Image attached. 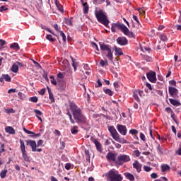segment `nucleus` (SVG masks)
<instances>
[{"mask_svg":"<svg viewBox=\"0 0 181 181\" xmlns=\"http://www.w3.org/2000/svg\"><path fill=\"white\" fill-rule=\"evenodd\" d=\"M126 27L127 26L125 25L121 24L119 22L113 23L112 24L111 30L113 33H115L117 32V29H118L119 30H121V32L123 33Z\"/></svg>","mask_w":181,"mask_h":181,"instance_id":"nucleus-9","label":"nucleus"},{"mask_svg":"<svg viewBox=\"0 0 181 181\" xmlns=\"http://www.w3.org/2000/svg\"><path fill=\"white\" fill-rule=\"evenodd\" d=\"M83 13H88V4L87 3L83 4Z\"/></svg>","mask_w":181,"mask_h":181,"instance_id":"nucleus-32","label":"nucleus"},{"mask_svg":"<svg viewBox=\"0 0 181 181\" xmlns=\"http://www.w3.org/2000/svg\"><path fill=\"white\" fill-rule=\"evenodd\" d=\"M138 11L139 12V13L141 15H142L144 16V15H145V9L144 8H139Z\"/></svg>","mask_w":181,"mask_h":181,"instance_id":"nucleus-52","label":"nucleus"},{"mask_svg":"<svg viewBox=\"0 0 181 181\" xmlns=\"http://www.w3.org/2000/svg\"><path fill=\"white\" fill-rule=\"evenodd\" d=\"M108 131L110 133V135L112 138L117 142H119L121 144V138L119 137V134H118V132H117V129H115V127L114 126H110L108 127Z\"/></svg>","mask_w":181,"mask_h":181,"instance_id":"nucleus-6","label":"nucleus"},{"mask_svg":"<svg viewBox=\"0 0 181 181\" xmlns=\"http://www.w3.org/2000/svg\"><path fill=\"white\" fill-rule=\"evenodd\" d=\"M65 169L66 170H70L71 169V164L70 163H67L65 164Z\"/></svg>","mask_w":181,"mask_h":181,"instance_id":"nucleus-47","label":"nucleus"},{"mask_svg":"<svg viewBox=\"0 0 181 181\" xmlns=\"http://www.w3.org/2000/svg\"><path fill=\"white\" fill-rule=\"evenodd\" d=\"M100 64L101 67H104L105 66V64H108V61H107V60L104 61V60L101 59Z\"/></svg>","mask_w":181,"mask_h":181,"instance_id":"nucleus-41","label":"nucleus"},{"mask_svg":"<svg viewBox=\"0 0 181 181\" xmlns=\"http://www.w3.org/2000/svg\"><path fill=\"white\" fill-rule=\"evenodd\" d=\"M29 101H31V103H36L37 101V97L33 96L30 98Z\"/></svg>","mask_w":181,"mask_h":181,"instance_id":"nucleus-44","label":"nucleus"},{"mask_svg":"<svg viewBox=\"0 0 181 181\" xmlns=\"http://www.w3.org/2000/svg\"><path fill=\"white\" fill-rule=\"evenodd\" d=\"M47 90L49 93V98L51 100V101H54V97L53 96V93H52V90H50V88L47 86Z\"/></svg>","mask_w":181,"mask_h":181,"instance_id":"nucleus-28","label":"nucleus"},{"mask_svg":"<svg viewBox=\"0 0 181 181\" xmlns=\"http://www.w3.org/2000/svg\"><path fill=\"white\" fill-rule=\"evenodd\" d=\"M112 144L115 146V147L117 149H120L121 148V144H118V143H115V141H112Z\"/></svg>","mask_w":181,"mask_h":181,"instance_id":"nucleus-54","label":"nucleus"},{"mask_svg":"<svg viewBox=\"0 0 181 181\" xmlns=\"http://www.w3.org/2000/svg\"><path fill=\"white\" fill-rule=\"evenodd\" d=\"M129 134H131V135H136L138 134V130L135 129H132L129 130Z\"/></svg>","mask_w":181,"mask_h":181,"instance_id":"nucleus-40","label":"nucleus"},{"mask_svg":"<svg viewBox=\"0 0 181 181\" xmlns=\"http://www.w3.org/2000/svg\"><path fill=\"white\" fill-rule=\"evenodd\" d=\"M4 11H8V8H6L5 6H1L0 7V12H4Z\"/></svg>","mask_w":181,"mask_h":181,"instance_id":"nucleus-58","label":"nucleus"},{"mask_svg":"<svg viewBox=\"0 0 181 181\" xmlns=\"http://www.w3.org/2000/svg\"><path fill=\"white\" fill-rule=\"evenodd\" d=\"M78 127L77 126H74L71 129V132L72 134V135H77V134H78Z\"/></svg>","mask_w":181,"mask_h":181,"instance_id":"nucleus-24","label":"nucleus"},{"mask_svg":"<svg viewBox=\"0 0 181 181\" xmlns=\"http://www.w3.org/2000/svg\"><path fill=\"white\" fill-rule=\"evenodd\" d=\"M99 45L102 52H107L106 57L108 59V60L112 62V60H114V55L112 54V51L111 50V46L102 42H99Z\"/></svg>","mask_w":181,"mask_h":181,"instance_id":"nucleus-3","label":"nucleus"},{"mask_svg":"<svg viewBox=\"0 0 181 181\" xmlns=\"http://www.w3.org/2000/svg\"><path fill=\"white\" fill-rule=\"evenodd\" d=\"M103 91H104V93H105L107 95H110V97H112V95H114V93L110 89L104 88Z\"/></svg>","mask_w":181,"mask_h":181,"instance_id":"nucleus-30","label":"nucleus"},{"mask_svg":"<svg viewBox=\"0 0 181 181\" xmlns=\"http://www.w3.org/2000/svg\"><path fill=\"white\" fill-rule=\"evenodd\" d=\"M105 0H94L95 4H103V2H105Z\"/></svg>","mask_w":181,"mask_h":181,"instance_id":"nucleus-62","label":"nucleus"},{"mask_svg":"<svg viewBox=\"0 0 181 181\" xmlns=\"http://www.w3.org/2000/svg\"><path fill=\"white\" fill-rule=\"evenodd\" d=\"M171 118L173 119V121L177 124V125H179V122L177 121V119L176 118V116L175 115V113H173L171 115Z\"/></svg>","mask_w":181,"mask_h":181,"instance_id":"nucleus-38","label":"nucleus"},{"mask_svg":"<svg viewBox=\"0 0 181 181\" xmlns=\"http://www.w3.org/2000/svg\"><path fill=\"white\" fill-rule=\"evenodd\" d=\"M53 28L57 32H60V29L59 28V25L57 24H54Z\"/></svg>","mask_w":181,"mask_h":181,"instance_id":"nucleus-57","label":"nucleus"},{"mask_svg":"<svg viewBox=\"0 0 181 181\" xmlns=\"http://www.w3.org/2000/svg\"><path fill=\"white\" fill-rule=\"evenodd\" d=\"M57 85L59 91H64V90H66V85L64 81L61 79H57Z\"/></svg>","mask_w":181,"mask_h":181,"instance_id":"nucleus-12","label":"nucleus"},{"mask_svg":"<svg viewBox=\"0 0 181 181\" xmlns=\"http://www.w3.org/2000/svg\"><path fill=\"white\" fill-rule=\"evenodd\" d=\"M107 177H108L110 181H122L124 180V177L119 172L115 169H112L109 170L107 173Z\"/></svg>","mask_w":181,"mask_h":181,"instance_id":"nucleus-2","label":"nucleus"},{"mask_svg":"<svg viewBox=\"0 0 181 181\" xmlns=\"http://www.w3.org/2000/svg\"><path fill=\"white\" fill-rule=\"evenodd\" d=\"M159 38L163 42H168V37L165 34H160Z\"/></svg>","mask_w":181,"mask_h":181,"instance_id":"nucleus-33","label":"nucleus"},{"mask_svg":"<svg viewBox=\"0 0 181 181\" xmlns=\"http://www.w3.org/2000/svg\"><path fill=\"white\" fill-rule=\"evenodd\" d=\"M64 78V75L62 72H59L57 74V80H63Z\"/></svg>","mask_w":181,"mask_h":181,"instance_id":"nucleus-34","label":"nucleus"},{"mask_svg":"<svg viewBox=\"0 0 181 181\" xmlns=\"http://www.w3.org/2000/svg\"><path fill=\"white\" fill-rule=\"evenodd\" d=\"M133 97H134V100H136V101H137V103H139V97H138V93H136V90L133 93Z\"/></svg>","mask_w":181,"mask_h":181,"instance_id":"nucleus-37","label":"nucleus"},{"mask_svg":"<svg viewBox=\"0 0 181 181\" xmlns=\"http://www.w3.org/2000/svg\"><path fill=\"white\" fill-rule=\"evenodd\" d=\"M96 19L100 22V23H102V25H104L106 28H108V25L110 23V21L107 18V16L104 14L102 11H98L95 13Z\"/></svg>","mask_w":181,"mask_h":181,"instance_id":"nucleus-4","label":"nucleus"},{"mask_svg":"<svg viewBox=\"0 0 181 181\" xmlns=\"http://www.w3.org/2000/svg\"><path fill=\"white\" fill-rule=\"evenodd\" d=\"M151 179H156V177H158V174L155 173H153L151 175Z\"/></svg>","mask_w":181,"mask_h":181,"instance_id":"nucleus-60","label":"nucleus"},{"mask_svg":"<svg viewBox=\"0 0 181 181\" xmlns=\"http://www.w3.org/2000/svg\"><path fill=\"white\" fill-rule=\"evenodd\" d=\"M169 101H170V104H172V105H174L175 107H180V105H181L180 102H179L175 99L170 98Z\"/></svg>","mask_w":181,"mask_h":181,"instance_id":"nucleus-21","label":"nucleus"},{"mask_svg":"<svg viewBox=\"0 0 181 181\" xmlns=\"http://www.w3.org/2000/svg\"><path fill=\"white\" fill-rule=\"evenodd\" d=\"M134 153L135 154L136 158H139V156H141V152H139V150H135L134 151Z\"/></svg>","mask_w":181,"mask_h":181,"instance_id":"nucleus-49","label":"nucleus"},{"mask_svg":"<svg viewBox=\"0 0 181 181\" xmlns=\"http://www.w3.org/2000/svg\"><path fill=\"white\" fill-rule=\"evenodd\" d=\"M10 49H14V50H19L21 47H19V44L14 42L10 45Z\"/></svg>","mask_w":181,"mask_h":181,"instance_id":"nucleus-26","label":"nucleus"},{"mask_svg":"<svg viewBox=\"0 0 181 181\" xmlns=\"http://www.w3.org/2000/svg\"><path fill=\"white\" fill-rule=\"evenodd\" d=\"M133 168L136 170V171L138 172V173H139L142 169V164L139 163V162L138 160H136L134 163H133Z\"/></svg>","mask_w":181,"mask_h":181,"instance_id":"nucleus-17","label":"nucleus"},{"mask_svg":"<svg viewBox=\"0 0 181 181\" xmlns=\"http://www.w3.org/2000/svg\"><path fill=\"white\" fill-rule=\"evenodd\" d=\"M144 169L145 172H151V170H152V168H151V167L146 166V165L144 166Z\"/></svg>","mask_w":181,"mask_h":181,"instance_id":"nucleus-50","label":"nucleus"},{"mask_svg":"<svg viewBox=\"0 0 181 181\" xmlns=\"http://www.w3.org/2000/svg\"><path fill=\"white\" fill-rule=\"evenodd\" d=\"M162 172H167V170H170V167L168 164H164L161 166Z\"/></svg>","mask_w":181,"mask_h":181,"instance_id":"nucleus-27","label":"nucleus"},{"mask_svg":"<svg viewBox=\"0 0 181 181\" xmlns=\"http://www.w3.org/2000/svg\"><path fill=\"white\" fill-rule=\"evenodd\" d=\"M125 36H127V37H129L130 39H135V34L129 31V29H128L127 27H125L124 30H123V33Z\"/></svg>","mask_w":181,"mask_h":181,"instance_id":"nucleus-16","label":"nucleus"},{"mask_svg":"<svg viewBox=\"0 0 181 181\" xmlns=\"http://www.w3.org/2000/svg\"><path fill=\"white\" fill-rule=\"evenodd\" d=\"M114 50L117 56H122V54H124V52H122V49L121 48L115 47Z\"/></svg>","mask_w":181,"mask_h":181,"instance_id":"nucleus-23","label":"nucleus"},{"mask_svg":"<svg viewBox=\"0 0 181 181\" xmlns=\"http://www.w3.org/2000/svg\"><path fill=\"white\" fill-rule=\"evenodd\" d=\"M143 58L144 60H146V62H152V57L148 55H144Z\"/></svg>","mask_w":181,"mask_h":181,"instance_id":"nucleus-42","label":"nucleus"},{"mask_svg":"<svg viewBox=\"0 0 181 181\" xmlns=\"http://www.w3.org/2000/svg\"><path fill=\"white\" fill-rule=\"evenodd\" d=\"M169 83H170V84L171 86H174L175 87H176V81H175V80H171V81H169Z\"/></svg>","mask_w":181,"mask_h":181,"instance_id":"nucleus-59","label":"nucleus"},{"mask_svg":"<svg viewBox=\"0 0 181 181\" xmlns=\"http://www.w3.org/2000/svg\"><path fill=\"white\" fill-rule=\"evenodd\" d=\"M117 129L118 132H119V134L123 136L127 135V132H128V129H127V126L125 125L117 124Z\"/></svg>","mask_w":181,"mask_h":181,"instance_id":"nucleus-11","label":"nucleus"},{"mask_svg":"<svg viewBox=\"0 0 181 181\" xmlns=\"http://www.w3.org/2000/svg\"><path fill=\"white\" fill-rule=\"evenodd\" d=\"M45 93H46V88H42L39 91L40 95H45Z\"/></svg>","mask_w":181,"mask_h":181,"instance_id":"nucleus-53","label":"nucleus"},{"mask_svg":"<svg viewBox=\"0 0 181 181\" xmlns=\"http://www.w3.org/2000/svg\"><path fill=\"white\" fill-rule=\"evenodd\" d=\"M20 148L22 153V156L25 160V162H30V157L28 156L26 153V147L25 146V141L23 140L20 139Z\"/></svg>","mask_w":181,"mask_h":181,"instance_id":"nucleus-5","label":"nucleus"},{"mask_svg":"<svg viewBox=\"0 0 181 181\" xmlns=\"http://www.w3.org/2000/svg\"><path fill=\"white\" fill-rule=\"evenodd\" d=\"M146 77L151 83H156L157 81L156 72L153 71H150L148 73H147Z\"/></svg>","mask_w":181,"mask_h":181,"instance_id":"nucleus-10","label":"nucleus"},{"mask_svg":"<svg viewBox=\"0 0 181 181\" xmlns=\"http://www.w3.org/2000/svg\"><path fill=\"white\" fill-rule=\"evenodd\" d=\"M69 107L76 124H86L87 122V117L84 116L81 109L77 107L74 102H69Z\"/></svg>","mask_w":181,"mask_h":181,"instance_id":"nucleus-1","label":"nucleus"},{"mask_svg":"<svg viewBox=\"0 0 181 181\" xmlns=\"http://www.w3.org/2000/svg\"><path fill=\"white\" fill-rule=\"evenodd\" d=\"M65 23L66 25H69V26H72L73 25V21H71V19H66Z\"/></svg>","mask_w":181,"mask_h":181,"instance_id":"nucleus-43","label":"nucleus"},{"mask_svg":"<svg viewBox=\"0 0 181 181\" xmlns=\"http://www.w3.org/2000/svg\"><path fill=\"white\" fill-rule=\"evenodd\" d=\"M3 78H4L5 81H7L8 83H11V76H9L8 74H2Z\"/></svg>","mask_w":181,"mask_h":181,"instance_id":"nucleus-31","label":"nucleus"},{"mask_svg":"<svg viewBox=\"0 0 181 181\" xmlns=\"http://www.w3.org/2000/svg\"><path fill=\"white\" fill-rule=\"evenodd\" d=\"M43 145V140L40 139L37 141V144H36L37 146H42Z\"/></svg>","mask_w":181,"mask_h":181,"instance_id":"nucleus-56","label":"nucleus"},{"mask_svg":"<svg viewBox=\"0 0 181 181\" xmlns=\"http://www.w3.org/2000/svg\"><path fill=\"white\" fill-rule=\"evenodd\" d=\"M140 139H141V141H145V134H144V133H140Z\"/></svg>","mask_w":181,"mask_h":181,"instance_id":"nucleus-63","label":"nucleus"},{"mask_svg":"<svg viewBox=\"0 0 181 181\" xmlns=\"http://www.w3.org/2000/svg\"><path fill=\"white\" fill-rule=\"evenodd\" d=\"M93 143L95 145L96 149L100 153L103 152V145L97 139L93 140Z\"/></svg>","mask_w":181,"mask_h":181,"instance_id":"nucleus-18","label":"nucleus"},{"mask_svg":"<svg viewBox=\"0 0 181 181\" xmlns=\"http://www.w3.org/2000/svg\"><path fill=\"white\" fill-rule=\"evenodd\" d=\"M49 78L51 79V83H52L53 86H57V81H56V79H54V76H51L49 77Z\"/></svg>","mask_w":181,"mask_h":181,"instance_id":"nucleus-35","label":"nucleus"},{"mask_svg":"<svg viewBox=\"0 0 181 181\" xmlns=\"http://www.w3.org/2000/svg\"><path fill=\"white\" fill-rule=\"evenodd\" d=\"M86 156H88V158H90V151L85 149L84 150Z\"/></svg>","mask_w":181,"mask_h":181,"instance_id":"nucleus-61","label":"nucleus"},{"mask_svg":"<svg viewBox=\"0 0 181 181\" xmlns=\"http://www.w3.org/2000/svg\"><path fill=\"white\" fill-rule=\"evenodd\" d=\"M165 111H166V112H170L171 115L174 114L173 110L170 107H165Z\"/></svg>","mask_w":181,"mask_h":181,"instance_id":"nucleus-51","label":"nucleus"},{"mask_svg":"<svg viewBox=\"0 0 181 181\" xmlns=\"http://www.w3.org/2000/svg\"><path fill=\"white\" fill-rule=\"evenodd\" d=\"M106 159L108 162H117V154L112 152H109L106 155Z\"/></svg>","mask_w":181,"mask_h":181,"instance_id":"nucleus-13","label":"nucleus"},{"mask_svg":"<svg viewBox=\"0 0 181 181\" xmlns=\"http://www.w3.org/2000/svg\"><path fill=\"white\" fill-rule=\"evenodd\" d=\"M116 42L120 46H127V45H128V39H127V37H117V39L116 40Z\"/></svg>","mask_w":181,"mask_h":181,"instance_id":"nucleus-14","label":"nucleus"},{"mask_svg":"<svg viewBox=\"0 0 181 181\" xmlns=\"http://www.w3.org/2000/svg\"><path fill=\"white\" fill-rule=\"evenodd\" d=\"M25 142L27 146H30L32 152H42L43 151L42 148H36L38 146L36 145V141L34 140H25Z\"/></svg>","mask_w":181,"mask_h":181,"instance_id":"nucleus-7","label":"nucleus"},{"mask_svg":"<svg viewBox=\"0 0 181 181\" xmlns=\"http://www.w3.org/2000/svg\"><path fill=\"white\" fill-rule=\"evenodd\" d=\"M124 176L129 181H134L135 177H134V175H132L131 173H124Z\"/></svg>","mask_w":181,"mask_h":181,"instance_id":"nucleus-20","label":"nucleus"},{"mask_svg":"<svg viewBox=\"0 0 181 181\" xmlns=\"http://www.w3.org/2000/svg\"><path fill=\"white\" fill-rule=\"evenodd\" d=\"M23 129L24 132H25V134H28V135H30V138H35V132H33L32 131H29L25 127H23Z\"/></svg>","mask_w":181,"mask_h":181,"instance_id":"nucleus-22","label":"nucleus"},{"mask_svg":"<svg viewBox=\"0 0 181 181\" xmlns=\"http://www.w3.org/2000/svg\"><path fill=\"white\" fill-rule=\"evenodd\" d=\"M157 151H158V153H163V149L160 146V144L158 145Z\"/></svg>","mask_w":181,"mask_h":181,"instance_id":"nucleus-46","label":"nucleus"},{"mask_svg":"<svg viewBox=\"0 0 181 181\" xmlns=\"http://www.w3.org/2000/svg\"><path fill=\"white\" fill-rule=\"evenodd\" d=\"M131 160V158L128 155L121 154L117 157V160L116 161V165H122V163H125L127 162H129Z\"/></svg>","mask_w":181,"mask_h":181,"instance_id":"nucleus-8","label":"nucleus"},{"mask_svg":"<svg viewBox=\"0 0 181 181\" xmlns=\"http://www.w3.org/2000/svg\"><path fill=\"white\" fill-rule=\"evenodd\" d=\"M34 112L36 114L35 115H37V117H39V115H43L42 111H40L39 110H34Z\"/></svg>","mask_w":181,"mask_h":181,"instance_id":"nucleus-48","label":"nucleus"},{"mask_svg":"<svg viewBox=\"0 0 181 181\" xmlns=\"http://www.w3.org/2000/svg\"><path fill=\"white\" fill-rule=\"evenodd\" d=\"M5 131L6 132V134H10V135H15L16 132H15V129H13V127H11V126H8L5 128Z\"/></svg>","mask_w":181,"mask_h":181,"instance_id":"nucleus-19","label":"nucleus"},{"mask_svg":"<svg viewBox=\"0 0 181 181\" xmlns=\"http://www.w3.org/2000/svg\"><path fill=\"white\" fill-rule=\"evenodd\" d=\"M46 39L49 42H56V38H53L52 35H47Z\"/></svg>","mask_w":181,"mask_h":181,"instance_id":"nucleus-36","label":"nucleus"},{"mask_svg":"<svg viewBox=\"0 0 181 181\" xmlns=\"http://www.w3.org/2000/svg\"><path fill=\"white\" fill-rule=\"evenodd\" d=\"M18 70L19 67L18 64L16 63L13 64L11 66V71H13V73H18Z\"/></svg>","mask_w":181,"mask_h":181,"instance_id":"nucleus-25","label":"nucleus"},{"mask_svg":"<svg viewBox=\"0 0 181 181\" xmlns=\"http://www.w3.org/2000/svg\"><path fill=\"white\" fill-rule=\"evenodd\" d=\"M102 86H103V83H101V81H100V79H98L97 81V85H95V87L98 88V87H101Z\"/></svg>","mask_w":181,"mask_h":181,"instance_id":"nucleus-55","label":"nucleus"},{"mask_svg":"<svg viewBox=\"0 0 181 181\" xmlns=\"http://www.w3.org/2000/svg\"><path fill=\"white\" fill-rule=\"evenodd\" d=\"M168 93L171 97H177V94H179V90L176 88H173L172 86H170L168 88Z\"/></svg>","mask_w":181,"mask_h":181,"instance_id":"nucleus-15","label":"nucleus"},{"mask_svg":"<svg viewBox=\"0 0 181 181\" xmlns=\"http://www.w3.org/2000/svg\"><path fill=\"white\" fill-rule=\"evenodd\" d=\"M146 87H148V90H152V86L149 83H146Z\"/></svg>","mask_w":181,"mask_h":181,"instance_id":"nucleus-64","label":"nucleus"},{"mask_svg":"<svg viewBox=\"0 0 181 181\" xmlns=\"http://www.w3.org/2000/svg\"><path fill=\"white\" fill-rule=\"evenodd\" d=\"M71 59L72 62V66L74 69V71H76V70H77V67L76 66V64L74 63L76 62V59H74L73 57H71Z\"/></svg>","mask_w":181,"mask_h":181,"instance_id":"nucleus-39","label":"nucleus"},{"mask_svg":"<svg viewBox=\"0 0 181 181\" xmlns=\"http://www.w3.org/2000/svg\"><path fill=\"white\" fill-rule=\"evenodd\" d=\"M60 36L62 37V40L64 42H66V35L64 34V33H63V31H60Z\"/></svg>","mask_w":181,"mask_h":181,"instance_id":"nucleus-45","label":"nucleus"},{"mask_svg":"<svg viewBox=\"0 0 181 181\" xmlns=\"http://www.w3.org/2000/svg\"><path fill=\"white\" fill-rule=\"evenodd\" d=\"M6 173H8V170H3L0 173V177L1 179H5L6 177Z\"/></svg>","mask_w":181,"mask_h":181,"instance_id":"nucleus-29","label":"nucleus"}]
</instances>
